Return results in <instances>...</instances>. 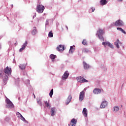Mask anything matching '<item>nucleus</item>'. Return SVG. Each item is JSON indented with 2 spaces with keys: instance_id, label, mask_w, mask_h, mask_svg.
<instances>
[{
  "instance_id": "obj_1",
  "label": "nucleus",
  "mask_w": 126,
  "mask_h": 126,
  "mask_svg": "<svg viewBox=\"0 0 126 126\" xmlns=\"http://www.w3.org/2000/svg\"><path fill=\"white\" fill-rule=\"evenodd\" d=\"M11 74V68H9L7 66L3 71V70H0V78H2L4 83L6 84L7 80H8V76Z\"/></svg>"
},
{
  "instance_id": "obj_2",
  "label": "nucleus",
  "mask_w": 126,
  "mask_h": 126,
  "mask_svg": "<svg viewBox=\"0 0 126 126\" xmlns=\"http://www.w3.org/2000/svg\"><path fill=\"white\" fill-rule=\"evenodd\" d=\"M111 26L112 27L114 26H116V27H123V26H125V23H124V21L119 19L117 20L115 22L112 23Z\"/></svg>"
},
{
  "instance_id": "obj_3",
  "label": "nucleus",
  "mask_w": 126,
  "mask_h": 126,
  "mask_svg": "<svg viewBox=\"0 0 126 126\" xmlns=\"http://www.w3.org/2000/svg\"><path fill=\"white\" fill-rule=\"evenodd\" d=\"M96 35V36H98V38L100 41H104V37H103V35H104V31L103 30L101 29H98Z\"/></svg>"
},
{
  "instance_id": "obj_4",
  "label": "nucleus",
  "mask_w": 126,
  "mask_h": 126,
  "mask_svg": "<svg viewBox=\"0 0 126 126\" xmlns=\"http://www.w3.org/2000/svg\"><path fill=\"white\" fill-rule=\"evenodd\" d=\"M6 108H8L9 109H12L14 107V105H13V103H12V102L10 101V100L7 98H6Z\"/></svg>"
},
{
  "instance_id": "obj_5",
  "label": "nucleus",
  "mask_w": 126,
  "mask_h": 126,
  "mask_svg": "<svg viewBox=\"0 0 126 126\" xmlns=\"http://www.w3.org/2000/svg\"><path fill=\"white\" fill-rule=\"evenodd\" d=\"M44 9H45V7L43 5L38 4L36 7V11L38 12V13H42L43 11H44Z\"/></svg>"
},
{
  "instance_id": "obj_6",
  "label": "nucleus",
  "mask_w": 126,
  "mask_h": 126,
  "mask_svg": "<svg viewBox=\"0 0 126 126\" xmlns=\"http://www.w3.org/2000/svg\"><path fill=\"white\" fill-rule=\"evenodd\" d=\"M102 45L104 46L105 48H106V46H107V47H109L111 49H114V45L109 41L103 42L102 43Z\"/></svg>"
},
{
  "instance_id": "obj_7",
  "label": "nucleus",
  "mask_w": 126,
  "mask_h": 126,
  "mask_svg": "<svg viewBox=\"0 0 126 126\" xmlns=\"http://www.w3.org/2000/svg\"><path fill=\"white\" fill-rule=\"evenodd\" d=\"M77 81L80 83H84V82H88V80L84 79L83 77L80 76L76 78Z\"/></svg>"
},
{
  "instance_id": "obj_8",
  "label": "nucleus",
  "mask_w": 126,
  "mask_h": 126,
  "mask_svg": "<svg viewBox=\"0 0 126 126\" xmlns=\"http://www.w3.org/2000/svg\"><path fill=\"white\" fill-rule=\"evenodd\" d=\"M84 96H85V92H84V91H83L80 93L79 97V100L80 102H82V101H83V99H84Z\"/></svg>"
},
{
  "instance_id": "obj_9",
  "label": "nucleus",
  "mask_w": 126,
  "mask_h": 126,
  "mask_svg": "<svg viewBox=\"0 0 126 126\" xmlns=\"http://www.w3.org/2000/svg\"><path fill=\"white\" fill-rule=\"evenodd\" d=\"M69 76V73H68V71H65L64 74L62 76L63 80H65V79H67Z\"/></svg>"
},
{
  "instance_id": "obj_10",
  "label": "nucleus",
  "mask_w": 126,
  "mask_h": 126,
  "mask_svg": "<svg viewBox=\"0 0 126 126\" xmlns=\"http://www.w3.org/2000/svg\"><path fill=\"white\" fill-rule=\"evenodd\" d=\"M107 106H108V102L106 101H103L100 105V108L101 109H104V108H106Z\"/></svg>"
},
{
  "instance_id": "obj_11",
  "label": "nucleus",
  "mask_w": 126,
  "mask_h": 126,
  "mask_svg": "<svg viewBox=\"0 0 126 126\" xmlns=\"http://www.w3.org/2000/svg\"><path fill=\"white\" fill-rule=\"evenodd\" d=\"M71 95H69L68 97L67 98L66 101H65V104L66 105H68L70 102H71V99H72Z\"/></svg>"
},
{
  "instance_id": "obj_12",
  "label": "nucleus",
  "mask_w": 126,
  "mask_h": 126,
  "mask_svg": "<svg viewBox=\"0 0 126 126\" xmlns=\"http://www.w3.org/2000/svg\"><path fill=\"white\" fill-rule=\"evenodd\" d=\"M57 51H59V52H63L64 50V47H63V45H60L57 48Z\"/></svg>"
},
{
  "instance_id": "obj_13",
  "label": "nucleus",
  "mask_w": 126,
  "mask_h": 126,
  "mask_svg": "<svg viewBox=\"0 0 126 126\" xmlns=\"http://www.w3.org/2000/svg\"><path fill=\"white\" fill-rule=\"evenodd\" d=\"M83 65L84 69H89L90 67V65L87 64V63H85V62H83Z\"/></svg>"
},
{
  "instance_id": "obj_14",
  "label": "nucleus",
  "mask_w": 126,
  "mask_h": 126,
  "mask_svg": "<svg viewBox=\"0 0 126 126\" xmlns=\"http://www.w3.org/2000/svg\"><path fill=\"white\" fill-rule=\"evenodd\" d=\"M122 44V42H120V40L119 39H117L116 41L114 43V45L116 46V47L117 48V49H120V45Z\"/></svg>"
},
{
  "instance_id": "obj_15",
  "label": "nucleus",
  "mask_w": 126,
  "mask_h": 126,
  "mask_svg": "<svg viewBox=\"0 0 126 126\" xmlns=\"http://www.w3.org/2000/svg\"><path fill=\"white\" fill-rule=\"evenodd\" d=\"M27 44H28V43L27 42V41H26L22 45V48L20 49L19 52H22V51H23V50H24L25 48H26V46H27Z\"/></svg>"
},
{
  "instance_id": "obj_16",
  "label": "nucleus",
  "mask_w": 126,
  "mask_h": 126,
  "mask_svg": "<svg viewBox=\"0 0 126 126\" xmlns=\"http://www.w3.org/2000/svg\"><path fill=\"white\" fill-rule=\"evenodd\" d=\"M82 113L84 117H85L86 118L87 117L88 111L87 110V109H86V108H84Z\"/></svg>"
},
{
  "instance_id": "obj_17",
  "label": "nucleus",
  "mask_w": 126,
  "mask_h": 126,
  "mask_svg": "<svg viewBox=\"0 0 126 126\" xmlns=\"http://www.w3.org/2000/svg\"><path fill=\"white\" fill-rule=\"evenodd\" d=\"M76 123H77L76 120L74 119H72L71 120V122L70 123V125L71 126H76Z\"/></svg>"
},
{
  "instance_id": "obj_18",
  "label": "nucleus",
  "mask_w": 126,
  "mask_h": 126,
  "mask_svg": "<svg viewBox=\"0 0 126 126\" xmlns=\"http://www.w3.org/2000/svg\"><path fill=\"white\" fill-rule=\"evenodd\" d=\"M37 33H38V31L36 27H34L33 28V30L32 31V34L33 36H35V34H37Z\"/></svg>"
},
{
  "instance_id": "obj_19",
  "label": "nucleus",
  "mask_w": 126,
  "mask_h": 126,
  "mask_svg": "<svg viewBox=\"0 0 126 126\" xmlns=\"http://www.w3.org/2000/svg\"><path fill=\"white\" fill-rule=\"evenodd\" d=\"M37 103L40 107H43V103H42V100L40 98L36 99Z\"/></svg>"
},
{
  "instance_id": "obj_20",
  "label": "nucleus",
  "mask_w": 126,
  "mask_h": 126,
  "mask_svg": "<svg viewBox=\"0 0 126 126\" xmlns=\"http://www.w3.org/2000/svg\"><path fill=\"white\" fill-rule=\"evenodd\" d=\"M56 111V108L53 107L51 109V116L52 117H54L56 114L55 111Z\"/></svg>"
},
{
  "instance_id": "obj_21",
  "label": "nucleus",
  "mask_w": 126,
  "mask_h": 126,
  "mask_svg": "<svg viewBox=\"0 0 126 126\" xmlns=\"http://www.w3.org/2000/svg\"><path fill=\"white\" fill-rule=\"evenodd\" d=\"M94 94H100L101 93V90L100 89H94Z\"/></svg>"
},
{
  "instance_id": "obj_22",
  "label": "nucleus",
  "mask_w": 126,
  "mask_h": 126,
  "mask_svg": "<svg viewBox=\"0 0 126 126\" xmlns=\"http://www.w3.org/2000/svg\"><path fill=\"white\" fill-rule=\"evenodd\" d=\"M107 3H108L107 0H100V4L101 5H105V4H107Z\"/></svg>"
},
{
  "instance_id": "obj_23",
  "label": "nucleus",
  "mask_w": 126,
  "mask_h": 126,
  "mask_svg": "<svg viewBox=\"0 0 126 126\" xmlns=\"http://www.w3.org/2000/svg\"><path fill=\"white\" fill-rule=\"evenodd\" d=\"M19 68L21 69L22 70L23 69H25V68L26 67V65L25 64H20L19 65Z\"/></svg>"
},
{
  "instance_id": "obj_24",
  "label": "nucleus",
  "mask_w": 126,
  "mask_h": 126,
  "mask_svg": "<svg viewBox=\"0 0 126 126\" xmlns=\"http://www.w3.org/2000/svg\"><path fill=\"white\" fill-rule=\"evenodd\" d=\"M117 30H118V31H121L122 33L124 34H126V32L122 28L118 27L117 28Z\"/></svg>"
},
{
  "instance_id": "obj_25",
  "label": "nucleus",
  "mask_w": 126,
  "mask_h": 126,
  "mask_svg": "<svg viewBox=\"0 0 126 126\" xmlns=\"http://www.w3.org/2000/svg\"><path fill=\"white\" fill-rule=\"evenodd\" d=\"M56 58H57L56 55H55L54 54H51L50 55V59H51L52 62H55V59H56Z\"/></svg>"
},
{
  "instance_id": "obj_26",
  "label": "nucleus",
  "mask_w": 126,
  "mask_h": 126,
  "mask_svg": "<svg viewBox=\"0 0 126 126\" xmlns=\"http://www.w3.org/2000/svg\"><path fill=\"white\" fill-rule=\"evenodd\" d=\"M113 112H115V113H117V112H119V110H120V108L119 106H114L113 107Z\"/></svg>"
},
{
  "instance_id": "obj_27",
  "label": "nucleus",
  "mask_w": 126,
  "mask_h": 126,
  "mask_svg": "<svg viewBox=\"0 0 126 126\" xmlns=\"http://www.w3.org/2000/svg\"><path fill=\"white\" fill-rule=\"evenodd\" d=\"M44 104L46 106V107H47V108H49V109L51 108V105H50V103H48L47 101H44Z\"/></svg>"
},
{
  "instance_id": "obj_28",
  "label": "nucleus",
  "mask_w": 126,
  "mask_h": 126,
  "mask_svg": "<svg viewBox=\"0 0 126 126\" xmlns=\"http://www.w3.org/2000/svg\"><path fill=\"white\" fill-rule=\"evenodd\" d=\"M53 94H54V89H52L49 93L50 98H53Z\"/></svg>"
},
{
  "instance_id": "obj_29",
  "label": "nucleus",
  "mask_w": 126,
  "mask_h": 126,
  "mask_svg": "<svg viewBox=\"0 0 126 126\" xmlns=\"http://www.w3.org/2000/svg\"><path fill=\"white\" fill-rule=\"evenodd\" d=\"M95 11V8L91 7V8L89 10V12L91 13V12H94Z\"/></svg>"
},
{
  "instance_id": "obj_30",
  "label": "nucleus",
  "mask_w": 126,
  "mask_h": 126,
  "mask_svg": "<svg viewBox=\"0 0 126 126\" xmlns=\"http://www.w3.org/2000/svg\"><path fill=\"white\" fill-rule=\"evenodd\" d=\"M48 37L53 38V37H54V33L52 32H50L48 33Z\"/></svg>"
},
{
  "instance_id": "obj_31",
  "label": "nucleus",
  "mask_w": 126,
  "mask_h": 126,
  "mask_svg": "<svg viewBox=\"0 0 126 126\" xmlns=\"http://www.w3.org/2000/svg\"><path fill=\"white\" fill-rule=\"evenodd\" d=\"M101 68H102V70H103V71H106L107 67H106V66H104L103 64L101 65Z\"/></svg>"
},
{
  "instance_id": "obj_32",
  "label": "nucleus",
  "mask_w": 126,
  "mask_h": 126,
  "mask_svg": "<svg viewBox=\"0 0 126 126\" xmlns=\"http://www.w3.org/2000/svg\"><path fill=\"white\" fill-rule=\"evenodd\" d=\"M82 44L84 45V46H86V45H87V40L84 39L82 41Z\"/></svg>"
},
{
  "instance_id": "obj_33",
  "label": "nucleus",
  "mask_w": 126,
  "mask_h": 126,
  "mask_svg": "<svg viewBox=\"0 0 126 126\" xmlns=\"http://www.w3.org/2000/svg\"><path fill=\"white\" fill-rule=\"evenodd\" d=\"M82 51L83 53H89V50H88L87 48H84Z\"/></svg>"
},
{
  "instance_id": "obj_34",
  "label": "nucleus",
  "mask_w": 126,
  "mask_h": 126,
  "mask_svg": "<svg viewBox=\"0 0 126 126\" xmlns=\"http://www.w3.org/2000/svg\"><path fill=\"white\" fill-rule=\"evenodd\" d=\"M16 115L18 117V118H20L22 116V115H21V114H20V113L19 112H17Z\"/></svg>"
},
{
  "instance_id": "obj_35",
  "label": "nucleus",
  "mask_w": 126,
  "mask_h": 126,
  "mask_svg": "<svg viewBox=\"0 0 126 126\" xmlns=\"http://www.w3.org/2000/svg\"><path fill=\"white\" fill-rule=\"evenodd\" d=\"M20 118H21V120H22V121H23V122H24L25 121H26L25 118H24V117H23V116L22 115Z\"/></svg>"
},
{
  "instance_id": "obj_36",
  "label": "nucleus",
  "mask_w": 126,
  "mask_h": 126,
  "mask_svg": "<svg viewBox=\"0 0 126 126\" xmlns=\"http://www.w3.org/2000/svg\"><path fill=\"white\" fill-rule=\"evenodd\" d=\"M45 25H49V19H47L45 23Z\"/></svg>"
},
{
  "instance_id": "obj_37",
  "label": "nucleus",
  "mask_w": 126,
  "mask_h": 126,
  "mask_svg": "<svg viewBox=\"0 0 126 126\" xmlns=\"http://www.w3.org/2000/svg\"><path fill=\"white\" fill-rule=\"evenodd\" d=\"M73 52H74V50H70V49L69 51V54H72V53H73Z\"/></svg>"
},
{
  "instance_id": "obj_38",
  "label": "nucleus",
  "mask_w": 126,
  "mask_h": 126,
  "mask_svg": "<svg viewBox=\"0 0 126 126\" xmlns=\"http://www.w3.org/2000/svg\"><path fill=\"white\" fill-rule=\"evenodd\" d=\"M74 46H70V51H71V50H74V48H73Z\"/></svg>"
},
{
  "instance_id": "obj_39",
  "label": "nucleus",
  "mask_w": 126,
  "mask_h": 126,
  "mask_svg": "<svg viewBox=\"0 0 126 126\" xmlns=\"http://www.w3.org/2000/svg\"><path fill=\"white\" fill-rule=\"evenodd\" d=\"M118 1H119V2H122V1H123V0H118Z\"/></svg>"
},
{
  "instance_id": "obj_40",
  "label": "nucleus",
  "mask_w": 126,
  "mask_h": 126,
  "mask_svg": "<svg viewBox=\"0 0 126 126\" xmlns=\"http://www.w3.org/2000/svg\"><path fill=\"white\" fill-rule=\"evenodd\" d=\"M24 122H25V123H26L27 124H28V121H27V120L25 121Z\"/></svg>"
},
{
  "instance_id": "obj_41",
  "label": "nucleus",
  "mask_w": 126,
  "mask_h": 126,
  "mask_svg": "<svg viewBox=\"0 0 126 126\" xmlns=\"http://www.w3.org/2000/svg\"><path fill=\"white\" fill-rule=\"evenodd\" d=\"M65 27H66L67 30H68V28L67 27V26H66Z\"/></svg>"
},
{
  "instance_id": "obj_42",
  "label": "nucleus",
  "mask_w": 126,
  "mask_h": 126,
  "mask_svg": "<svg viewBox=\"0 0 126 126\" xmlns=\"http://www.w3.org/2000/svg\"><path fill=\"white\" fill-rule=\"evenodd\" d=\"M0 50H1V44H0Z\"/></svg>"
},
{
  "instance_id": "obj_43",
  "label": "nucleus",
  "mask_w": 126,
  "mask_h": 126,
  "mask_svg": "<svg viewBox=\"0 0 126 126\" xmlns=\"http://www.w3.org/2000/svg\"><path fill=\"white\" fill-rule=\"evenodd\" d=\"M35 15H34L33 16V18H34V17H36V13H35Z\"/></svg>"
},
{
  "instance_id": "obj_44",
  "label": "nucleus",
  "mask_w": 126,
  "mask_h": 126,
  "mask_svg": "<svg viewBox=\"0 0 126 126\" xmlns=\"http://www.w3.org/2000/svg\"><path fill=\"white\" fill-rule=\"evenodd\" d=\"M18 99L19 100H20V97L19 96V97H18Z\"/></svg>"
},
{
  "instance_id": "obj_45",
  "label": "nucleus",
  "mask_w": 126,
  "mask_h": 126,
  "mask_svg": "<svg viewBox=\"0 0 126 126\" xmlns=\"http://www.w3.org/2000/svg\"><path fill=\"white\" fill-rule=\"evenodd\" d=\"M33 95H34V98H36V96H35V94H33Z\"/></svg>"
},
{
  "instance_id": "obj_46",
  "label": "nucleus",
  "mask_w": 126,
  "mask_h": 126,
  "mask_svg": "<svg viewBox=\"0 0 126 126\" xmlns=\"http://www.w3.org/2000/svg\"><path fill=\"white\" fill-rule=\"evenodd\" d=\"M28 84H30V83L29 81V82H28Z\"/></svg>"
},
{
  "instance_id": "obj_47",
  "label": "nucleus",
  "mask_w": 126,
  "mask_h": 126,
  "mask_svg": "<svg viewBox=\"0 0 126 126\" xmlns=\"http://www.w3.org/2000/svg\"><path fill=\"white\" fill-rule=\"evenodd\" d=\"M11 7H13V4L11 5Z\"/></svg>"
},
{
  "instance_id": "obj_48",
  "label": "nucleus",
  "mask_w": 126,
  "mask_h": 126,
  "mask_svg": "<svg viewBox=\"0 0 126 126\" xmlns=\"http://www.w3.org/2000/svg\"><path fill=\"white\" fill-rule=\"evenodd\" d=\"M14 63H15V59H14Z\"/></svg>"
},
{
  "instance_id": "obj_49",
  "label": "nucleus",
  "mask_w": 126,
  "mask_h": 126,
  "mask_svg": "<svg viewBox=\"0 0 126 126\" xmlns=\"http://www.w3.org/2000/svg\"><path fill=\"white\" fill-rule=\"evenodd\" d=\"M70 126V125L69 124V125H68V126Z\"/></svg>"
}]
</instances>
